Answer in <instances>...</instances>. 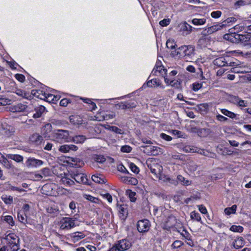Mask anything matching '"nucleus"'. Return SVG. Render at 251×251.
<instances>
[{"instance_id":"obj_43","label":"nucleus","mask_w":251,"mask_h":251,"mask_svg":"<svg viewBox=\"0 0 251 251\" xmlns=\"http://www.w3.org/2000/svg\"><path fill=\"white\" fill-rule=\"evenodd\" d=\"M197 151H197V152L202 154L204 156H210L211 157H213L215 155L214 153H210L208 152L207 150L198 148Z\"/></svg>"},{"instance_id":"obj_58","label":"nucleus","mask_w":251,"mask_h":251,"mask_svg":"<svg viewBox=\"0 0 251 251\" xmlns=\"http://www.w3.org/2000/svg\"><path fill=\"white\" fill-rule=\"evenodd\" d=\"M131 150L132 148L128 145H124L121 148V151L123 152L129 153Z\"/></svg>"},{"instance_id":"obj_50","label":"nucleus","mask_w":251,"mask_h":251,"mask_svg":"<svg viewBox=\"0 0 251 251\" xmlns=\"http://www.w3.org/2000/svg\"><path fill=\"white\" fill-rule=\"evenodd\" d=\"M183 244H184L182 241L177 240L173 242L171 245V247L173 249H178L183 245Z\"/></svg>"},{"instance_id":"obj_57","label":"nucleus","mask_w":251,"mask_h":251,"mask_svg":"<svg viewBox=\"0 0 251 251\" xmlns=\"http://www.w3.org/2000/svg\"><path fill=\"white\" fill-rule=\"evenodd\" d=\"M191 218L192 219H195L198 222L201 221V218L199 213L193 211L191 213Z\"/></svg>"},{"instance_id":"obj_38","label":"nucleus","mask_w":251,"mask_h":251,"mask_svg":"<svg viewBox=\"0 0 251 251\" xmlns=\"http://www.w3.org/2000/svg\"><path fill=\"white\" fill-rule=\"evenodd\" d=\"M237 205L235 204L233 205L230 207H227L225 209V212L226 215H230L231 214H234L236 212Z\"/></svg>"},{"instance_id":"obj_44","label":"nucleus","mask_w":251,"mask_h":251,"mask_svg":"<svg viewBox=\"0 0 251 251\" xmlns=\"http://www.w3.org/2000/svg\"><path fill=\"white\" fill-rule=\"evenodd\" d=\"M126 194L128 196V197L131 202H135L136 200L135 198L136 193L132 191L131 190H127L126 191Z\"/></svg>"},{"instance_id":"obj_15","label":"nucleus","mask_w":251,"mask_h":251,"mask_svg":"<svg viewBox=\"0 0 251 251\" xmlns=\"http://www.w3.org/2000/svg\"><path fill=\"white\" fill-rule=\"evenodd\" d=\"M119 178L122 182L125 183L135 185L138 184V180L130 176H119Z\"/></svg>"},{"instance_id":"obj_60","label":"nucleus","mask_w":251,"mask_h":251,"mask_svg":"<svg viewBox=\"0 0 251 251\" xmlns=\"http://www.w3.org/2000/svg\"><path fill=\"white\" fill-rule=\"evenodd\" d=\"M117 170L121 173H129L126 167L122 164L117 165Z\"/></svg>"},{"instance_id":"obj_22","label":"nucleus","mask_w":251,"mask_h":251,"mask_svg":"<svg viewBox=\"0 0 251 251\" xmlns=\"http://www.w3.org/2000/svg\"><path fill=\"white\" fill-rule=\"evenodd\" d=\"M180 29L184 35H188L192 31V26L186 22H184L180 24Z\"/></svg>"},{"instance_id":"obj_64","label":"nucleus","mask_w":251,"mask_h":251,"mask_svg":"<svg viewBox=\"0 0 251 251\" xmlns=\"http://www.w3.org/2000/svg\"><path fill=\"white\" fill-rule=\"evenodd\" d=\"M15 78L21 82H23L25 80V76L20 74H17L15 75Z\"/></svg>"},{"instance_id":"obj_40","label":"nucleus","mask_w":251,"mask_h":251,"mask_svg":"<svg viewBox=\"0 0 251 251\" xmlns=\"http://www.w3.org/2000/svg\"><path fill=\"white\" fill-rule=\"evenodd\" d=\"M84 198L85 199L95 203H99L100 201V200L98 198L94 197L90 195L85 194L84 195Z\"/></svg>"},{"instance_id":"obj_19","label":"nucleus","mask_w":251,"mask_h":251,"mask_svg":"<svg viewBox=\"0 0 251 251\" xmlns=\"http://www.w3.org/2000/svg\"><path fill=\"white\" fill-rule=\"evenodd\" d=\"M245 245L244 239L242 237L238 236L234 239L232 242V246L236 249H239L243 247Z\"/></svg>"},{"instance_id":"obj_51","label":"nucleus","mask_w":251,"mask_h":251,"mask_svg":"<svg viewBox=\"0 0 251 251\" xmlns=\"http://www.w3.org/2000/svg\"><path fill=\"white\" fill-rule=\"evenodd\" d=\"M176 46V43L173 40L169 39L166 42V47L168 49H174Z\"/></svg>"},{"instance_id":"obj_56","label":"nucleus","mask_w":251,"mask_h":251,"mask_svg":"<svg viewBox=\"0 0 251 251\" xmlns=\"http://www.w3.org/2000/svg\"><path fill=\"white\" fill-rule=\"evenodd\" d=\"M128 167L133 173H139L140 172L139 168L133 163H129Z\"/></svg>"},{"instance_id":"obj_41","label":"nucleus","mask_w":251,"mask_h":251,"mask_svg":"<svg viewBox=\"0 0 251 251\" xmlns=\"http://www.w3.org/2000/svg\"><path fill=\"white\" fill-rule=\"evenodd\" d=\"M232 29L233 30H235L237 32L242 31H244L245 32V22L244 21L242 23L235 25Z\"/></svg>"},{"instance_id":"obj_31","label":"nucleus","mask_w":251,"mask_h":251,"mask_svg":"<svg viewBox=\"0 0 251 251\" xmlns=\"http://www.w3.org/2000/svg\"><path fill=\"white\" fill-rule=\"evenodd\" d=\"M6 157L18 163L23 161V157L19 154H8L6 155Z\"/></svg>"},{"instance_id":"obj_24","label":"nucleus","mask_w":251,"mask_h":251,"mask_svg":"<svg viewBox=\"0 0 251 251\" xmlns=\"http://www.w3.org/2000/svg\"><path fill=\"white\" fill-rule=\"evenodd\" d=\"M52 129V126L50 124H47L44 126L41 129L42 136L44 138L49 137V134Z\"/></svg>"},{"instance_id":"obj_12","label":"nucleus","mask_w":251,"mask_h":251,"mask_svg":"<svg viewBox=\"0 0 251 251\" xmlns=\"http://www.w3.org/2000/svg\"><path fill=\"white\" fill-rule=\"evenodd\" d=\"M154 176L161 182H167L175 185L177 183L176 180L171 179L168 176L165 175V174H154Z\"/></svg>"},{"instance_id":"obj_49","label":"nucleus","mask_w":251,"mask_h":251,"mask_svg":"<svg viewBox=\"0 0 251 251\" xmlns=\"http://www.w3.org/2000/svg\"><path fill=\"white\" fill-rule=\"evenodd\" d=\"M1 200L7 204H10L13 202V197L10 196L3 195Z\"/></svg>"},{"instance_id":"obj_52","label":"nucleus","mask_w":251,"mask_h":251,"mask_svg":"<svg viewBox=\"0 0 251 251\" xmlns=\"http://www.w3.org/2000/svg\"><path fill=\"white\" fill-rule=\"evenodd\" d=\"M72 161L74 162L73 165H74L75 167H81L84 165V163L82 160H80V159H78L77 158L75 159L73 158L72 159Z\"/></svg>"},{"instance_id":"obj_42","label":"nucleus","mask_w":251,"mask_h":251,"mask_svg":"<svg viewBox=\"0 0 251 251\" xmlns=\"http://www.w3.org/2000/svg\"><path fill=\"white\" fill-rule=\"evenodd\" d=\"M245 32L249 34H251V21L246 20L245 21Z\"/></svg>"},{"instance_id":"obj_59","label":"nucleus","mask_w":251,"mask_h":251,"mask_svg":"<svg viewBox=\"0 0 251 251\" xmlns=\"http://www.w3.org/2000/svg\"><path fill=\"white\" fill-rule=\"evenodd\" d=\"M26 216L25 215L20 214L19 213L18 214V218L19 221L22 223L24 224L25 225L27 223V220L26 219Z\"/></svg>"},{"instance_id":"obj_14","label":"nucleus","mask_w":251,"mask_h":251,"mask_svg":"<svg viewBox=\"0 0 251 251\" xmlns=\"http://www.w3.org/2000/svg\"><path fill=\"white\" fill-rule=\"evenodd\" d=\"M137 102L135 100H129L120 102L118 105L121 109H127L135 108L137 106Z\"/></svg>"},{"instance_id":"obj_61","label":"nucleus","mask_w":251,"mask_h":251,"mask_svg":"<svg viewBox=\"0 0 251 251\" xmlns=\"http://www.w3.org/2000/svg\"><path fill=\"white\" fill-rule=\"evenodd\" d=\"M1 161L2 162L4 166L7 168H11L12 167L11 164H10V162L7 160L6 157H4V158H3Z\"/></svg>"},{"instance_id":"obj_46","label":"nucleus","mask_w":251,"mask_h":251,"mask_svg":"<svg viewBox=\"0 0 251 251\" xmlns=\"http://www.w3.org/2000/svg\"><path fill=\"white\" fill-rule=\"evenodd\" d=\"M230 230L233 232L241 233L243 232L244 228L241 226L232 225L229 228Z\"/></svg>"},{"instance_id":"obj_47","label":"nucleus","mask_w":251,"mask_h":251,"mask_svg":"<svg viewBox=\"0 0 251 251\" xmlns=\"http://www.w3.org/2000/svg\"><path fill=\"white\" fill-rule=\"evenodd\" d=\"M178 181L181 182L183 185L188 186L191 184V181L182 176L181 175H178L177 177Z\"/></svg>"},{"instance_id":"obj_10","label":"nucleus","mask_w":251,"mask_h":251,"mask_svg":"<svg viewBox=\"0 0 251 251\" xmlns=\"http://www.w3.org/2000/svg\"><path fill=\"white\" fill-rule=\"evenodd\" d=\"M144 148V152L150 155H157L159 154L160 149L159 148L153 146H143Z\"/></svg>"},{"instance_id":"obj_8","label":"nucleus","mask_w":251,"mask_h":251,"mask_svg":"<svg viewBox=\"0 0 251 251\" xmlns=\"http://www.w3.org/2000/svg\"><path fill=\"white\" fill-rule=\"evenodd\" d=\"M60 176L57 178L60 179L59 181L62 184L66 186H72L74 184V180L69 177L70 176H72L71 174H60Z\"/></svg>"},{"instance_id":"obj_21","label":"nucleus","mask_w":251,"mask_h":251,"mask_svg":"<svg viewBox=\"0 0 251 251\" xmlns=\"http://www.w3.org/2000/svg\"><path fill=\"white\" fill-rule=\"evenodd\" d=\"M30 141L36 145L41 144L43 140V136L38 133L33 134L29 138Z\"/></svg>"},{"instance_id":"obj_11","label":"nucleus","mask_w":251,"mask_h":251,"mask_svg":"<svg viewBox=\"0 0 251 251\" xmlns=\"http://www.w3.org/2000/svg\"><path fill=\"white\" fill-rule=\"evenodd\" d=\"M72 178L77 183L89 184L88 176L86 174H74Z\"/></svg>"},{"instance_id":"obj_20","label":"nucleus","mask_w":251,"mask_h":251,"mask_svg":"<svg viewBox=\"0 0 251 251\" xmlns=\"http://www.w3.org/2000/svg\"><path fill=\"white\" fill-rule=\"evenodd\" d=\"M147 86L149 87H162L164 88V87L162 85V83L160 80L158 78H153L151 80H148L147 82Z\"/></svg>"},{"instance_id":"obj_13","label":"nucleus","mask_w":251,"mask_h":251,"mask_svg":"<svg viewBox=\"0 0 251 251\" xmlns=\"http://www.w3.org/2000/svg\"><path fill=\"white\" fill-rule=\"evenodd\" d=\"M224 27V25H221V23L213 25L212 26L205 28L203 31V34L209 35L213 33L214 32L221 30Z\"/></svg>"},{"instance_id":"obj_27","label":"nucleus","mask_w":251,"mask_h":251,"mask_svg":"<svg viewBox=\"0 0 251 251\" xmlns=\"http://www.w3.org/2000/svg\"><path fill=\"white\" fill-rule=\"evenodd\" d=\"M119 216L122 219L126 218L128 215V211L127 210L126 205H121L119 208Z\"/></svg>"},{"instance_id":"obj_36","label":"nucleus","mask_w":251,"mask_h":251,"mask_svg":"<svg viewBox=\"0 0 251 251\" xmlns=\"http://www.w3.org/2000/svg\"><path fill=\"white\" fill-rule=\"evenodd\" d=\"M206 21V19L203 18H194L192 20V23L195 25H204Z\"/></svg>"},{"instance_id":"obj_53","label":"nucleus","mask_w":251,"mask_h":251,"mask_svg":"<svg viewBox=\"0 0 251 251\" xmlns=\"http://www.w3.org/2000/svg\"><path fill=\"white\" fill-rule=\"evenodd\" d=\"M7 188L8 190H10L13 191H16L18 192L19 193H22V192L25 191L23 188H21L18 187L11 186L10 184H8V187H7Z\"/></svg>"},{"instance_id":"obj_23","label":"nucleus","mask_w":251,"mask_h":251,"mask_svg":"<svg viewBox=\"0 0 251 251\" xmlns=\"http://www.w3.org/2000/svg\"><path fill=\"white\" fill-rule=\"evenodd\" d=\"M164 80L166 84L171 85V86L175 88H179L180 87V81L178 80H175L172 78L165 77L164 76Z\"/></svg>"},{"instance_id":"obj_28","label":"nucleus","mask_w":251,"mask_h":251,"mask_svg":"<svg viewBox=\"0 0 251 251\" xmlns=\"http://www.w3.org/2000/svg\"><path fill=\"white\" fill-rule=\"evenodd\" d=\"M46 108L42 105L36 108L35 110L36 111L33 115V118L36 119L41 117L42 114L45 111Z\"/></svg>"},{"instance_id":"obj_62","label":"nucleus","mask_w":251,"mask_h":251,"mask_svg":"<svg viewBox=\"0 0 251 251\" xmlns=\"http://www.w3.org/2000/svg\"><path fill=\"white\" fill-rule=\"evenodd\" d=\"M216 119L217 121L221 122H226L228 121V119L226 117H224L220 114H217L216 116Z\"/></svg>"},{"instance_id":"obj_45","label":"nucleus","mask_w":251,"mask_h":251,"mask_svg":"<svg viewBox=\"0 0 251 251\" xmlns=\"http://www.w3.org/2000/svg\"><path fill=\"white\" fill-rule=\"evenodd\" d=\"M3 220L5 221L7 224H8L11 226H14L15 225V222L13 220V217L10 215H7L3 217Z\"/></svg>"},{"instance_id":"obj_35","label":"nucleus","mask_w":251,"mask_h":251,"mask_svg":"<svg viewBox=\"0 0 251 251\" xmlns=\"http://www.w3.org/2000/svg\"><path fill=\"white\" fill-rule=\"evenodd\" d=\"M220 111L223 114L225 115V116H226L227 117H228L230 118L235 119V118H236V114H235L234 113H233L231 111H230L226 109H225V108L221 109Z\"/></svg>"},{"instance_id":"obj_34","label":"nucleus","mask_w":251,"mask_h":251,"mask_svg":"<svg viewBox=\"0 0 251 251\" xmlns=\"http://www.w3.org/2000/svg\"><path fill=\"white\" fill-rule=\"evenodd\" d=\"M15 93L19 96L26 99H28L31 97V96L28 93L26 92L25 90L22 89H17L15 91Z\"/></svg>"},{"instance_id":"obj_26","label":"nucleus","mask_w":251,"mask_h":251,"mask_svg":"<svg viewBox=\"0 0 251 251\" xmlns=\"http://www.w3.org/2000/svg\"><path fill=\"white\" fill-rule=\"evenodd\" d=\"M31 94L35 97L41 100H45L46 93L41 90H33L31 91Z\"/></svg>"},{"instance_id":"obj_33","label":"nucleus","mask_w":251,"mask_h":251,"mask_svg":"<svg viewBox=\"0 0 251 251\" xmlns=\"http://www.w3.org/2000/svg\"><path fill=\"white\" fill-rule=\"evenodd\" d=\"M27 108V106L22 103H18L15 105L12 110L15 112H20L25 111Z\"/></svg>"},{"instance_id":"obj_63","label":"nucleus","mask_w":251,"mask_h":251,"mask_svg":"<svg viewBox=\"0 0 251 251\" xmlns=\"http://www.w3.org/2000/svg\"><path fill=\"white\" fill-rule=\"evenodd\" d=\"M207 130L204 128L200 129L198 131V135L200 137H204L207 135Z\"/></svg>"},{"instance_id":"obj_25","label":"nucleus","mask_w":251,"mask_h":251,"mask_svg":"<svg viewBox=\"0 0 251 251\" xmlns=\"http://www.w3.org/2000/svg\"><path fill=\"white\" fill-rule=\"evenodd\" d=\"M70 236L74 243H75L85 237L82 232L78 231L72 233Z\"/></svg>"},{"instance_id":"obj_3","label":"nucleus","mask_w":251,"mask_h":251,"mask_svg":"<svg viewBox=\"0 0 251 251\" xmlns=\"http://www.w3.org/2000/svg\"><path fill=\"white\" fill-rule=\"evenodd\" d=\"M75 217H63L60 221V229L62 230H69L76 226Z\"/></svg>"},{"instance_id":"obj_39","label":"nucleus","mask_w":251,"mask_h":251,"mask_svg":"<svg viewBox=\"0 0 251 251\" xmlns=\"http://www.w3.org/2000/svg\"><path fill=\"white\" fill-rule=\"evenodd\" d=\"M115 116L116 115L113 112H111V113H104L102 115V118L100 119L99 121L108 120L115 118Z\"/></svg>"},{"instance_id":"obj_30","label":"nucleus","mask_w":251,"mask_h":251,"mask_svg":"<svg viewBox=\"0 0 251 251\" xmlns=\"http://www.w3.org/2000/svg\"><path fill=\"white\" fill-rule=\"evenodd\" d=\"M92 159L95 162L103 164L105 161H106V159L104 157V156L102 155H97L95 154L92 156Z\"/></svg>"},{"instance_id":"obj_1","label":"nucleus","mask_w":251,"mask_h":251,"mask_svg":"<svg viewBox=\"0 0 251 251\" xmlns=\"http://www.w3.org/2000/svg\"><path fill=\"white\" fill-rule=\"evenodd\" d=\"M194 47L192 46H182L176 50V55L180 58L188 60L194 55Z\"/></svg>"},{"instance_id":"obj_18","label":"nucleus","mask_w":251,"mask_h":251,"mask_svg":"<svg viewBox=\"0 0 251 251\" xmlns=\"http://www.w3.org/2000/svg\"><path fill=\"white\" fill-rule=\"evenodd\" d=\"M91 178L93 181L98 183L105 184L107 182L102 174H95L92 176Z\"/></svg>"},{"instance_id":"obj_6","label":"nucleus","mask_w":251,"mask_h":251,"mask_svg":"<svg viewBox=\"0 0 251 251\" xmlns=\"http://www.w3.org/2000/svg\"><path fill=\"white\" fill-rule=\"evenodd\" d=\"M150 221L147 219L139 220L137 224V230L139 232H146L150 228Z\"/></svg>"},{"instance_id":"obj_9","label":"nucleus","mask_w":251,"mask_h":251,"mask_svg":"<svg viewBox=\"0 0 251 251\" xmlns=\"http://www.w3.org/2000/svg\"><path fill=\"white\" fill-rule=\"evenodd\" d=\"M43 164L44 162L42 160L37 159L33 157L28 158L25 162V165L28 168L39 167L43 165Z\"/></svg>"},{"instance_id":"obj_37","label":"nucleus","mask_w":251,"mask_h":251,"mask_svg":"<svg viewBox=\"0 0 251 251\" xmlns=\"http://www.w3.org/2000/svg\"><path fill=\"white\" fill-rule=\"evenodd\" d=\"M236 19L235 17H231L227 18L226 20L221 23V25H224V27L226 26H229L233 23L236 21Z\"/></svg>"},{"instance_id":"obj_2","label":"nucleus","mask_w":251,"mask_h":251,"mask_svg":"<svg viewBox=\"0 0 251 251\" xmlns=\"http://www.w3.org/2000/svg\"><path fill=\"white\" fill-rule=\"evenodd\" d=\"M54 140L57 142L62 143L70 141L71 137L68 130L58 129L54 134Z\"/></svg>"},{"instance_id":"obj_5","label":"nucleus","mask_w":251,"mask_h":251,"mask_svg":"<svg viewBox=\"0 0 251 251\" xmlns=\"http://www.w3.org/2000/svg\"><path fill=\"white\" fill-rule=\"evenodd\" d=\"M120 251H125L130 249L132 246V243L129 239L125 238L118 241L115 243Z\"/></svg>"},{"instance_id":"obj_55","label":"nucleus","mask_w":251,"mask_h":251,"mask_svg":"<svg viewBox=\"0 0 251 251\" xmlns=\"http://www.w3.org/2000/svg\"><path fill=\"white\" fill-rule=\"evenodd\" d=\"M178 231L180 233V234L185 239H189V238H191L190 234L186 230V229L183 228L182 230H179Z\"/></svg>"},{"instance_id":"obj_4","label":"nucleus","mask_w":251,"mask_h":251,"mask_svg":"<svg viewBox=\"0 0 251 251\" xmlns=\"http://www.w3.org/2000/svg\"><path fill=\"white\" fill-rule=\"evenodd\" d=\"M230 33L226 34L224 35V38L232 43H238L239 42H244L245 35L239 34L235 33V31L233 32L232 28L229 30Z\"/></svg>"},{"instance_id":"obj_54","label":"nucleus","mask_w":251,"mask_h":251,"mask_svg":"<svg viewBox=\"0 0 251 251\" xmlns=\"http://www.w3.org/2000/svg\"><path fill=\"white\" fill-rule=\"evenodd\" d=\"M109 129L116 133L119 134H123L124 132L121 129L119 128L118 127L115 126H111L109 127Z\"/></svg>"},{"instance_id":"obj_32","label":"nucleus","mask_w":251,"mask_h":251,"mask_svg":"<svg viewBox=\"0 0 251 251\" xmlns=\"http://www.w3.org/2000/svg\"><path fill=\"white\" fill-rule=\"evenodd\" d=\"M251 4V0H239L237 1L234 6L236 9L240 8L241 6H245Z\"/></svg>"},{"instance_id":"obj_48","label":"nucleus","mask_w":251,"mask_h":251,"mask_svg":"<svg viewBox=\"0 0 251 251\" xmlns=\"http://www.w3.org/2000/svg\"><path fill=\"white\" fill-rule=\"evenodd\" d=\"M198 148L191 147L190 146H186L184 147L183 150L186 152H197Z\"/></svg>"},{"instance_id":"obj_16","label":"nucleus","mask_w":251,"mask_h":251,"mask_svg":"<svg viewBox=\"0 0 251 251\" xmlns=\"http://www.w3.org/2000/svg\"><path fill=\"white\" fill-rule=\"evenodd\" d=\"M4 239L8 241L9 243L13 244V247L17 248L16 241L19 242V239L16 234L13 233H9L6 236Z\"/></svg>"},{"instance_id":"obj_7","label":"nucleus","mask_w":251,"mask_h":251,"mask_svg":"<svg viewBox=\"0 0 251 251\" xmlns=\"http://www.w3.org/2000/svg\"><path fill=\"white\" fill-rule=\"evenodd\" d=\"M229 57L226 56H222L219 58H216L214 61V64L219 67H224V66H233L234 63L231 62V61H229Z\"/></svg>"},{"instance_id":"obj_17","label":"nucleus","mask_w":251,"mask_h":251,"mask_svg":"<svg viewBox=\"0 0 251 251\" xmlns=\"http://www.w3.org/2000/svg\"><path fill=\"white\" fill-rule=\"evenodd\" d=\"M78 147L74 145H64L60 147L59 151L63 153L68 152L70 151H76Z\"/></svg>"},{"instance_id":"obj_29","label":"nucleus","mask_w":251,"mask_h":251,"mask_svg":"<svg viewBox=\"0 0 251 251\" xmlns=\"http://www.w3.org/2000/svg\"><path fill=\"white\" fill-rule=\"evenodd\" d=\"M86 138L84 135H76L71 138L70 141L75 144H82L86 140Z\"/></svg>"}]
</instances>
